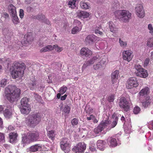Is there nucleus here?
Returning <instances> with one entry per match:
<instances>
[{
    "label": "nucleus",
    "mask_w": 153,
    "mask_h": 153,
    "mask_svg": "<svg viewBox=\"0 0 153 153\" xmlns=\"http://www.w3.org/2000/svg\"><path fill=\"white\" fill-rule=\"evenodd\" d=\"M6 90L8 93L6 95V98L9 101L13 102L18 100L21 94L20 89L15 86L11 85L8 86Z\"/></svg>",
    "instance_id": "f257e3e1"
},
{
    "label": "nucleus",
    "mask_w": 153,
    "mask_h": 153,
    "mask_svg": "<svg viewBox=\"0 0 153 153\" xmlns=\"http://www.w3.org/2000/svg\"><path fill=\"white\" fill-rule=\"evenodd\" d=\"M12 67L13 69L12 71L11 74L13 78L16 79L23 76L25 69V65L24 63H20L18 62H15L13 63Z\"/></svg>",
    "instance_id": "f03ea898"
},
{
    "label": "nucleus",
    "mask_w": 153,
    "mask_h": 153,
    "mask_svg": "<svg viewBox=\"0 0 153 153\" xmlns=\"http://www.w3.org/2000/svg\"><path fill=\"white\" fill-rule=\"evenodd\" d=\"M39 139V132L36 131H33L29 132L27 135H24L22 137V142L23 144H28L38 141Z\"/></svg>",
    "instance_id": "7ed1b4c3"
},
{
    "label": "nucleus",
    "mask_w": 153,
    "mask_h": 153,
    "mask_svg": "<svg viewBox=\"0 0 153 153\" xmlns=\"http://www.w3.org/2000/svg\"><path fill=\"white\" fill-rule=\"evenodd\" d=\"M114 14L120 21L124 22H128L131 16V13L128 10H117Z\"/></svg>",
    "instance_id": "20e7f679"
},
{
    "label": "nucleus",
    "mask_w": 153,
    "mask_h": 153,
    "mask_svg": "<svg viewBox=\"0 0 153 153\" xmlns=\"http://www.w3.org/2000/svg\"><path fill=\"white\" fill-rule=\"evenodd\" d=\"M42 117L39 113H36L29 115L26 120L27 124L30 126L34 127L40 122Z\"/></svg>",
    "instance_id": "39448f33"
},
{
    "label": "nucleus",
    "mask_w": 153,
    "mask_h": 153,
    "mask_svg": "<svg viewBox=\"0 0 153 153\" xmlns=\"http://www.w3.org/2000/svg\"><path fill=\"white\" fill-rule=\"evenodd\" d=\"M118 104L119 107L124 111L127 112L130 110V103L125 97H121L119 100Z\"/></svg>",
    "instance_id": "423d86ee"
},
{
    "label": "nucleus",
    "mask_w": 153,
    "mask_h": 153,
    "mask_svg": "<svg viewBox=\"0 0 153 153\" xmlns=\"http://www.w3.org/2000/svg\"><path fill=\"white\" fill-rule=\"evenodd\" d=\"M111 121L108 120L102 121L99 126L94 129V133L96 134L100 133L111 123Z\"/></svg>",
    "instance_id": "0eeeda50"
},
{
    "label": "nucleus",
    "mask_w": 153,
    "mask_h": 153,
    "mask_svg": "<svg viewBox=\"0 0 153 153\" xmlns=\"http://www.w3.org/2000/svg\"><path fill=\"white\" fill-rule=\"evenodd\" d=\"M86 147V145L84 142H79L73 147L72 150L74 153H83Z\"/></svg>",
    "instance_id": "6e6552de"
},
{
    "label": "nucleus",
    "mask_w": 153,
    "mask_h": 153,
    "mask_svg": "<svg viewBox=\"0 0 153 153\" xmlns=\"http://www.w3.org/2000/svg\"><path fill=\"white\" fill-rule=\"evenodd\" d=\"M68 138H63L60 143L61 149L65 153H68L70 151L71 145L68 143Z\"/></svg>",
    "instance_id": "1a4fd4ad"
},
{
    "label": "nucleus",
    "mask_w": 153,
    "mask_h": 153,
    "mask_svg": "<svg viewBox=\"0 0 153 153\" xmlns=\"http://www.w3.org/2000/svg\"><path fill=\"white\" fill-rule=\"evenodd\" d=\"M139 85L136 77H133L128 79L127 82L126 87L128 89L136 88Z\"/></svg>",
    "instance_id": "9d476101"
},
{
    "label": "nucleus",
    "mask_w": 153,
    "mask_h": 153,
    "mask_svg": "<svg viewBox=\"0 0 153 153\" xmlns=\"http://www.w3.org/2000/svg\"><path fill=\"white\" fill-rule=\"evenodd\" d=\"M136 15L139 18H142L145 16V13L142 4H137L135 8Z\"/></svg>",
    "instance_id": "9b49d317"
},
{
    "label": "nucleus",
    "mask_w": 153,
    "mask_h": 153,
    "mask_svg": "<svg viewBox=\"0 0 153 153\" xmlns=\"http://www.w3.org/2000/svg\"><path fill=\"white\" fill-rule=\"evenodd\" d=\"M92 54V51L87 48L83 47L80 50V54L83 57H88L91 56Z\"/></svg>",
    "instance_id": "f8f14e48"
},
{
    "label": "nucleus",
    "mask_w": 153,
    "mask_h": 153,
    "mask_svg": "<svg viewBox=\"0 0 153 153\" xmlns=\"http://www.w3.org/2000/svg\"><path fill=\"white\" fill-rule=\"evenodd\" d=\"M99 57V55L97 54L92 58L88 61L86 64H83L82 68H85L87 66L93 64L95 62L98 61Z\"/></svg>",
    "instance_id": "ddd939ff"
},
{
    "label": "nucleus",
    "mask_w": 153,
    "mask_h": 153,
    "mask_svg": "<svg viewBox=\"0 0 153 153\" xmlns=\"http://www.w3.org/2000/svg\"><path fill=\"white\" fill-rule=\"evenodd\" d=\"M133 56L131 51L126 50L124 51L123 53V60L129 62L131 60Z\"/></svg>",
    "instance_id": "4468645a"
},
{
    "label": "nucleus",
    "mask_w": 153,
    "mask_h": 153,
    "mask_svg": "<svg viewBox=\"0 0 153 153\" xmlns=\"http://www.w3.org/2000/svg\"><path fill=\"white\" fill-rule=\"evenodd\" d=\"M119 74V71L115 70L111 74L112 82V84H114L116 88L117 86V81Z\"/></svg>",
    "instance_id": "2eb2a0df"
},
{
    "label": "nucleus",
    "mask_w": 153,
    "mask_h": 153,
    "mask_svg": "<svg viewBox=\"0 0 153 153\" xmlns=\"http://www.w3.org/2000/svg\"><path fill=\"white\" fill-rule=\"evenodd\" d=\"M9 142L12 143H16L17 141L18 134L16 132H10L8 135Z\"/></svg>",
    "instance_id": "dca6fc26"
},
{
    "label": "nucleus",
    "mask_w": 153,
    "mask_h": 153,
    "mask_svg": "<svg viewBox=\"0 0 153 153\" xmlns=\"http://www.w3.org/2000/svg\"><path fill=\"white\" fill-rule=\"evenodd\" d=\"M12 106L7 107V108L4 112V114L5 117L8 118H10L12 115Z\"/></svg>",
    "instance_id": "f3484780"
},
{
    "label": "nucleus",
    "mask_w": 153,
    "mask_h": 153,
    "mask_svg": "<svg viewBox=\"0 0 153 153\" xmlns=\"http://www.w3.org/2000/svg\"><path fill=\"white\" fill-rule=\"evenodd\" d=\"M105 143L104 140H98L97 142V146L98 149L101 151H103L105 148Z\"/></svg>",
    "instance_id": "a211bd4d"
},
{
    "label": "nucleus",
    "mask_w": 153,
    "mask_h": 153,
    "mask_svg": "<svg viewBox=\"0 0 153 153\" xmlns=\"http://www.w3.org/2000/svg\"><path fill=\"white\" fill-rule=\"evenodd\" d=\"M151 99L149 97H146L145 100L141 102L142 105L144 108H147L151 104Z\"/></svg>",
    "instance_id": "6ab92c4d"
},
{
    "label": "nucleus",
    "mask_w": 153,
    "mask_h": 153,
    "mask_svg": "<svg viewBox=\"0 0 153 153\" xmlns=\"http://www.w3.org/2000/svg\"><path fill=\"white\" fill-rule=\"evenodd\" d=\"M56 135L55 131L54 130L48 131L47 132V135L48 137L52 141L54 140Z\"/></svg>",
    "instance_id": "aec40b11"
},
{
    "label": "nucleus",
    "mask_w": 153,
    "mask_h": 153,
    "mask_svg": "<svg viewBox=\"0 0 153 153\" xmlns=\"http://www.w3.org/2000/svg\"><path fill=\"white\" fill-rule=\"evenodd\" d=\"M136 75L137 76L141 78H145L148 76L147 71L145 69H143V71H141L139 72H136Z\"/></svg>",
    "instance_id": "412c9836"
},
{
    "label": "nucleus",
    "mask_w": 153,
    "mask_h": 153,
    "mask_svg": "<svg viewBox=\"0 0 153 153\" xmlns=\"http://www.w3.org/2000/svg\"><path fill=\"white\" fill-rule=\"evenodd\" d=\"M95 36L93 35H88L85 40V43L87 44H92L94 42L95 39Z\"/></svg>",
    "instance_id": "4be33fe9"
},
{
    "label": "nucleus",
    "mask_w": 153,
    "mask_h": 153,
    "mask_svg": "<svg viewBox=\"0 0 153 153\" xmlns=\"http://www.w3.org/2000/svg\"><path fill=\"white\" fill-rule=\"evenodd\" d=\"M149 92V88L148 87L142 89L139 92V94L140 97L148 95Z\"/></svg>",
    "instance_id": "5701e85b"
},
{
    "label": "nucleus",
    "mask_w": 153,
    "mask_h": 153,
    "mask_svg": "<svg viewBox=\"0 0 153 153\" xmlns=\"http://www.w3.org/2000/svg\"><path fill=\"white\" fill-rule=\"evenodd\" d=\"M89 16L88 13L85 11H81L77 13V16L80 18H85L88 17Z\"/></svg>",
    "instance_id": "b1692460"
},
{
    "label": "nucleus",
    "mask_w": 153,
    "mask_h": 153,
    "mask_svg": "<svg viewBox=\"0 0 153 153\" xmlns=\"http://www.w3.org/2000/svg\"><path fill=\"white\" fill-rule=\"evenodd\" d=\"M29 106H22L21 109L20 111L22 114H28L31 111V108L29 107Z\"/></svg>",
    "instance_id": "393cba45"
},
{
    "label": "nucleus",
    "mask_w": 153,
    "mask_h": 153,
    "mask_svg": "<svg viewBox=\"0 0 153 153\" xmlns=\"http://www.w3.org/2000/svg\"><path fill=\"white\" fill-rule=\"evenodd\" d=\"M108 25L111 32L113 33H115L118 31V29L115 27L114 24L113 22L111 21L109 22Z\"/></svg>",
    "instance_id": "a878e982"
},
{
    "label": "nucleus",
    "mask_w": 153,
    "mask_h": 153,
    "mask_svg": "<svg viewBox=\"0 0 153 153\" xmlns=\"http://www.w3.org/2000/svg\"><path fill=\"white\" fill-rule=\"evenodd\" d=\"M53 50V46L51 45H48L46 47H44L40 50V53L45 52L47 51H49Z\"/></svg>",
    "instance_id": "bb28decb"
},
{
    "label": "nucleus",
    "mask_w": 153,
    "mask_h": 153,
    "mask_svg": "<svg viewBox=\"0 0 153 153\" xmlns=\"http://www.w3.org/2000/svg\"><path fill=\"white\" fill-rule=\"evenodd\" d=\"M36 81L34 79L31 80L30 82L28 83V85L30 88L31 90H33L36 87Z\"/></svg>",
    "instance_id": "cd10ccee"
},
{
    "label": "nucleus",
    "mask_w": 153,
    "mask_h": 153,
    "mask_svg": "<svg viewBox=\"0 0 153 153\" xmlns=\"http://www.w3.org/2000/svg\"><path fill=\"white\" fill-rule=\"evenodd\" d=\"M8 7L9 10H10L12 16L16 15V7L13 4H10L9 5Z\"/></svg>",
    "instance_id": "c85d7f7f"
},
{
    "label": "nucleus",
    "mask_w": 153,
    "mask_h": 153,
    "mask_svg": "<svg viewBox=\"0 0 153 153\" xmlns=\"http://www.w3.org/2000/svg\"><path fill=\"white\" fill-rule=\"evenodd\" d=\"M41 148V146H39L38 144L31 146L29 148V151L31 152H35L38 151V150Z\"/></svg>",
    "instance_id": "c756f323"
},
{
    "label": "nucleus",
    "mask_w": 153,
    "mask_h": 153,
    "mask_svg": "<svg viewBox=\"0 0 153 153\" xmlns=\"http://www.w3.org/2000/svg\"><path fill=\"white\" fill-rule=\"evenodd\" d=\"M28 99L26 97L22 98L21 101V104L22 106H29V104L28 103Z\"/></svg>",
    "instance_id": "7c9ffc66"
},
{
    "label": "nucleus",
    "mask_w": 153,
    "mask_h": 153,
    "mask_svg": "<svg viewBox=\"0 0 153 153\" xmlns=\"http://www.w3.org/2000/svg\"><path fill=\"white\" fill-rule=\"evenodd\" d=\"M107 61V58L105 56H100L99 55L98 61L104 64Z\"/></svg>",
    "instance_id": "2f4dec72"
},
{
    "label": "nucleus",
    "mask_w": 153,
    "mask_h": 153,
    "mask_svg": "<svg viewBox=\"0 0 153 153\" xmlns=\"http://www.w3.org/2000/svg\"><path fill=\"white\" fill-rule=\"evenodd\" d=\"M80 28L77 26H75L71 30V33L73 34H75L79 31L82 28L81 26H79Z\"/></svg>",
    "instance_id": "473e14b6"
},
{
    "label": "nucleus",
    "mask_w": 153,
    "mask_h": 153,
    "mask_svg": "<svg viewBox=\"0 0 153 153\" xmlns=\"http://www.w3.org/2000/svg\"><path fill=\"white\" fill-rule=\"evenodd\" d=\"M12 21L13 23L15 25H16L19 22V19L17 16V15L15 16H12Z\"/></svg>",
    "instance_id": "72a5a7b5"
},
{
    "label": "nucleus",
    "mask_w": 153,
    "mask_h": 153,
    "mask_svg": "<svg viewBox=\"0 0 153 153\" xmlns=\"http://www.w3.org/2000/svg\"><path fill=\"white\" fill-rule=\"evenodd\" d=\"M134 68L137 71V72H135L136 73L140 72L141 71H143L144 69L142 67L141 65L139 64L135 65L134 66Z\"/></svg>",
    "instance_id": "f704fd0d"
},
{
    "label": "nucleus",
    "mask_w": 153,
    "mask_h": 153,
    "mask_svg": "<svg viewBox=\"0 0 153 153\" xmlns=\"http://www.w3.org/2000/svg\"><path fill=\"white\" fill-rule=\"evenodd\" d=\"M80 5L82 8L85 9H88L90 7L86 3L84 2L83 1L80 2Z\"/></svg>",
    "instance_id": "c9c22d12"
},
{
    "label": "nucleus",
    "mask_w": 153,
    "mask_h": 153,
    "mask_svg": "<svg viewBox=\"0 0 153 153\" xmlns=\"http://www.w3.org/2000/svg\"><path fill=\"white\" fill-rule=\"evenodd\" d=\"M117 144L116 140L115 138H111L110 140V146L112 147H115L117 146Z\"/></svg>",
    "instance_id": "e433bc0d"
},
{
    "label": "nucleus",
    "mask_w": 153,
    "mask_h": 153,
    "mask_svg": "<svg viewBox=\"0 0 153 153\" xmlns=\"http://www.w3.org/2000/svg\"><path fill=\"white\" fill-rule=\"evenodd\" d=\"M147 45L150 48L153 47V38L148 39L147 43Z\"/></svg>",
    "instance_id": "4c0bfd02"
},
{
    "label": "nucleus",
    "mask_w": 153,
    "mask_h": 153,
    "mask_svg": "<svg viewBox=\"0 0 153 153\" xmlns=\"http://www.w3.org/2000/svg\"><path fill=\"white\" fill-rule=\"evenodd\" d=\"M67 89L68 88L66 86L64 85L60 88L59 92L61 94H63L66 91Z\"/></svg>",
    "instance_id": "58836bf2"
},
{
    "label": "nucleus",
    "mask_w": 153,
    "mask_h": 153,
    "mask_svg": "<svg viewBox=\"0 0 153 153\" xmlns=\"http://www.w3.org/2000/svg\"><path fill=\"white\" fill-rule=\"evenodd\" d=\"M52 46L53 48V49H54L58 52H61L63 49L62 47H59L57 45H55Z\"/></svg>",
    "instance_id": "ea45409f"
},
{
    "label": "nucleus",
    "mask_w": 153,
    "mask_h": 153,
    "mask_svg": "<svg viewBox=\"0 0 153 153\" xmlns=\"http://www.w3.org/2000/svg\"><path fill=\"white\" fill-rule=\"evenodd\" d=\"M77 0H69L68 4L69 5L72 6V8H74L76 7V2Z\"/></svg>",
    "instance_id": "a19ab883"
},
{
    "label": "nucleus",
    "mask_w": 153,
    "mask_h": 153,
    "mask_svg": "<svg viewBox=\"0 0 153 153\" xmlns=\"http://www.w3.org/2000/svg\"><path fill=\"white\" fill-rule=\"evenodd\" d=\"M7 79H2L0 82V86L4 87L7 83Z\"/></svg>",
    "instance_id": "79ce46f5"
},
{
    "label": "nucleus",
    "mask_w": 153,
    "mask_h": 153,
    "mask_svg": "<svg viewBox=\"0 0 153 153\" xmlns=\"http://www.w3.org/2000/svg\"><path fill=\"white\" fill-rule=\"evenodd\" d=\"M71 108L68 105H65L63 109V111L65 113L68 114L70 111Z\"/></svg>",
    "instance_id": "37998d69"
},
{
    "label": "nucleus",
    "mask_w": 153,
    "mask_h": 153,
    "mask_svg": "<svg viewBox=\"0 0 153 153\" xmlns=\"http://www.w3.org/2000/svg\"><path fill=\"white\" fill-rule=\"evenodd\" d=\"M102 67V65L101 62H98L97 64L93 66V68L94 70H97Z\"/></svg>",
    "instance_id": "c03bdc74"
},
{
    "label": "nucleus",
    "mask_w": 153,
    "mask_h": 153,
    "mask_svg": "<svg viewBox=\"0 0 153 153\" xmlns=\"http://www.w3.org/2000/svg\"><path fill=\"white\" fill-rule=\"evenodd\" d=\"M118 119V117H116L115 120H114L112 123L111 128H113L114 127L117 125Z\"/></svg>",
    "instance_id": "a18cd8bd"
},
{
    "label": "nucleus",
    "mask_w": 153,
    "mask_h": 153,
    "mask_svg": "<svg viewBox=\"0 0 153 153\" xmlns=\"http://www.w3.org/2000/svg\"><path fill=\"white\" fill-rule=\"evenodd\" d=\"M79 120L77 119L74 118L71 121V124L73 126L76 125L78 123Z\"/></svg>",
    "instance_id": "49530a36"
},
{
    "label": "nucleus",
    "mask_w": 153,
    "mask_h": 153,
    "mask_svg": "<svg viewBox=\"0 0 153 153\" xmlns=\"http://www.w3.org/2000/svg\"><path fill=\"white\" fill-rule=\"evenodd\" d=\"M115 95L111 94L107 98L108 101L109 102H113L114 100Z\"/></svg>",
    "instance_id": "de8ad7c7"
},
{
    "label": "nucleus",
    "mask_w": 153,
    "mask_h": 153,
    "mask_svg": "<svg viewBox=\"0 0 153 153\" xmlns=\"http://www.w3.org/2000/svg\"><path fill=\"white\" fill-rule=\"evenodd\" d=\"M140 108L139 107L136 106L134 108L133 112L134 114H137L140 112Z\"/></svg>",
    "instance_id": "09e8293b"
},
{
    "label": "nucleus",
    "mask_w": 153,
    "mask_h": 153,
    "mask_svg": "<svg viewBox=\"0 0 153 153\" xmlns=\"http://www.w3.org/2000/svg\"><path fill=\"white\" fill-rule=\"evenodd\" d=\"M148 28L149 30V33L152 35H153V27L151 24H149L148 25Z\"/></svg>",
    "instance_id": "8fccbe9b"
},
{
    "label": "nucleus",
    "mask_w": 153,
    "mask_h": 153,
    "mask_svg": "<svg viewBox=\"0 0 153 153\" xmlns=\"http://www.w3.org/2000/svg\"><path fill=\"white\" fill-rule=\"evenodd\" d=\"M119 42L120 46L122 47H125L127 45V43L126 42H123L121 40L120 38L119 39Z\"/></svg>",
    "instance_id": "3c124183"
},
{
    "label": "nucleus",
    "mask_w": 153,
    "mask_h": 153,
    "mask_svg": "<svg viewBox=\"0 0 153 153\" xmlns=\"http://www.w3.org/2000/svg\"><path fill=\"white\" fill-rule=\"evenodd\" d=\"M148 127L150 130H153V120L148 123Z\"/></svg>",
    "instance_id": "603ef678"
},
{
    "label": "nucleus",
    "mask_w": 153,
    "mask_h": 153,
    "mask_svg": "<svg viewBox=\"0 0 153 153\" xmlns=\"http://www.w3.org/2000/svg\"><path fill=\"white\" fill-rule=\"evenodd\" d=\"M45 16L43 15L38 14L37 15V19L42 22L44 19H45Z\"/></svg>",
    "instance_id": "864d4df0"
},
{
    "label": "nucleus",
    "mask_w": 153,
    "mask_h": 153,
    "mask_svg": "<svg viewBox=\"0 0 153 153\" xmlns=\"http://www.w3.org/2000/svg\"><path fill=\"white\" fill-rule=\"evenodd\" d=\"M4 133L0 132V142H4Z\"/></svg>",
    "instance_id": "5fc2aeb1"
},
{
    "label": "nucleus",
    "mask_w": 153,
    "mask_h": 153,
    "mask_svg": "<svg viewBox=\"0 0 153 153\" xmlns=\"http://www.w3.org/2000/svg\"><path fill=\"white\" fill-rule=\"evenodd\" d=\"M149 62V58H146L144 61L143 66L145 67L148 65Z\"/></svg>",
    "instance_id": "6e6d98bb"
},
{
    "label": "nucleus",
    "mask_w": 153,
    "mask_h": 153,
    "mask_svg": "<svg viewBox=\"0 0 153 153\" xmlns=\"http://www.w3.org/2000/svg\"><path fill=\"white\" fill-rule=\"evenodd\" d=\"M19 16L22 19L23 18L24 16V10L23 9H21L19 11Z\"/></svg>",
    "instance_id": "4d7b16f0"
},
{
    "label": "nucleus",
    "mask_w": 153,
    "mask_h": 153,
    "mask_svg": "<svg viewBox=\"0 0 153 153\" xmlns=\"http://www.w3.org/2000/svg\"><path fill=\"white\" fill-rule=\"evenodd\" d=\"M95 33L96 34H99L100 35H102L103 34V33L102 32L100 31L98 29H96L95 30Z\"/></svg>",
    "instance_id": "13d9d810"
},
{
    "label": "nucleus",
    "mask_w": 153,
    "mask_h": 153,
    "mask_svg": "<svg viewBox=\"0 0 153 153\" xmlns=\"http://www.w3.org/2000/svg\"><path fill=\"white\" fill-rule=\"evenodd\" d=\"M87 119L88 120H94V119H95V116L93 115H90V117H87Z\"/></svg>",
    "instance_id": "bf43d9fd"
},
{
    "label": "nucleus",
    "mask_w": 153,
    "mask_h": 153,
    "mask_svg": "<svg viewBox=\"0 0 153 153\" xmlns=\"http://www.w3.org/2000/svg\"><path fill=\"white\" fill-rule=\"evenodd\" d=\"M3 128V121L2 119L0 117V128Z\"/></svg>",
    "instance_id": "052dcab7"
},
{
    "label": "nucleus",
    "mask_w": 153,
    "mask_h": 153,
    "mask_svg": "<svg viewBox=\"0 0 153 153\" xmlns=\"http://www.w3.org/2000/svg\"><path fill=\"white\" fill-rule=\"evenodd\" d=\"M44 20L43 21V22H45L46 24L49 25L50 24V22L47 19H46L45 17V19H44Z\"/></svg>",
    "instance_id": "680f3d73"
},
{
    "label": "nucleus",
    "mask_w": 153,
    "mask_h": 153,
    "mask_svg": "<svg viewBox=\"0 0 153 153\" xmlns=\"http://www.w3.org/2000/svg\"><path fill=\"white\" fill-rule=\"evenodd\" d=\"M67 95L65 94L63 96L61 97L60 98L61 100H65L67 97Z\"/></svg>",
    "instance_id": "e2e57ef3"
},
{
    "label": "nucleus",
    "mask_w": 153,
    "mask_h": 153,
    "mask_svg": "<svg viewBox=\"0 0 153 153\" xmlns=\"http://www.w3.org/2000/svg\"><path fill=\"white\" fill-rule=\"evenodd\" d=\"M74 22L75 24H77L79 25H81V22L77 20H74Z\"/></svg>",
    "instance_id": "0e129e2a"
},
{
    "label": "nucleus",
    "mask_w": 153,
    "mask_h": 153,
    "mask_svg": "<svg viewBox=\"0 0 153 153\" xmlns=\"http://www.w3.org/2000/svg\"><path fill=\"white\" fill-rule=\"evenodd\" d=\"M4 146L6 149H9L10 148V145L7 144H4Z\"/></svg>",
    "instance_id": "69168bd1"
},
{
    "label": "nucleus",
    "mask_w": 153,
    "mask_h": 153,
    "mask_svg": "<svg viewBox=\"0 0 153 153\" xmlns=\"http://www.w3.org/2000/svg\"><path fill=\"white\" fill-rule=\"evenodd\" d=\"M62 94L60 93H59L57 94V97L58 99H59L61 98V95Z\"/></svg>",
    "instance_id": "338daca9"
},
{
    "label": "nucleus",
    "mask_w": 153,
    "mask_h": 153,
    "mask_svg": "<svg viewBox=\"0 0 153 153\" xmlns=\"http://www.w3.org/2000/svg\"><path fill=\"white\" fill-rule=\"evenodd\" d=\"M4 108L2 105H0V113H1L3 110Z\"/></svg>",
    "instance_id": "774afa93"
}]
</instances>
